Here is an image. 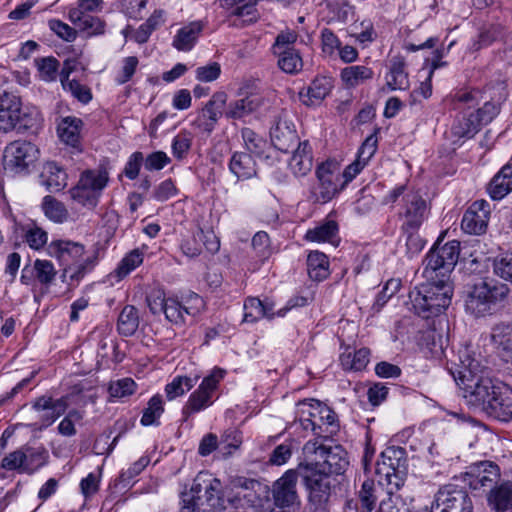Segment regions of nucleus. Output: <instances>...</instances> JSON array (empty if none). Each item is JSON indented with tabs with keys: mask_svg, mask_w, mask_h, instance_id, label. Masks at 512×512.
Here are the masks:
<instances>
[{
	"mask_svg": "<svg viewBox=\"0 0 512 512\" xmlns=\"http://www.w3.org/2000/svg\"><path fill=\"white\" fill-rule=\"evenodd\" d=\"M460 244L450 241L440 246L435 244L423 261L425 283L409 293L413 310L424 319L440 315L451 302L453 293L449 282L459 258Z\"/></svg>",
	"mask_w": 512,
	"mask_h": 512,
	"instance_id": "1",
	"label": "nucleus"
},
{
	"mask_svg": "<svg viewBox=\"0 0 512 512\" xmlns=\"http://www.w3.org/2000/svg\"><path fill=\"white\" fill-rule=\"evenodd\" d=\"M459 357L460 364L452 363L449 372L462 392L466 403L484 412L487 402L499 385L486 375L480 362L468 355Z\"/></svg>",
	"mask_w": 512,
	"mask_h": 512,
	"instance_id": "2",
	"label": "nucleus"
},
{
	"mask_svg": "<svg viewBox=\"0 0 512 512\" xmlns=\"http://www.w3.org/2000/svg\"><path fill=\"white\" fill-rule=\"evenodd\" d=\"M509 294L506 284L494 279H484L474 284L465 298V310L467 313L482 317L492 314L495 306L503 301Z\"/></svg>",
	"mask_w": 512,
	"mask_h": 512,
	"instance_id": "3",
	"label": "nucleus"
},
{
	"mask_svg": "<svg viewBox=\"0 0 512 512\" xmlns=\"http://www.w3.org/2000/svg\"><path fill=\"white\" fill-rule=\"evenodd\" d=\"M305 464L324 470L328 475H342L349 466L347 452L340 445L327 447L318 441H308L303 447Z\"/></svg>",
	"mask_w": 512,
	"mask_h": 512,
	"instance_id": "4",
	"label": "nucleus"
},
{
	"mask_svg": "<svg viewBox=\"0 0 512 512\" xmlns=\"http://www.w3.org/2000/svg\"><path fill=\"white\" fill-rule=\"evenodd\" d=\"M108 179V173L105 170L84 171L77 185L70 190L71 198L83 206L96 207Z\"/></svg>",
	"mask_w": 512,
	"mask_h": 512,
	"instance_id": "5",
	"label": "nucleus"
},
{
	"mask_svg": "<svg viewBox=\"0 0 512 512\" xmlns=\"http://www.w3.org/2000/svg\"><path fill=\"white\" fill-rule=\"evenodd\" d=\"M50 250L51 254L68 266L65 272H71L70 278L73 280H80L91 269L93 262L90 258L85 259L81 263L74 264L84 254V246L80 243L57 240L51 243Z\"/></svg>",
	"mask_w": 512,
	"mask_h": 512,
	"instance_id": "6",
	"label": "nucleus"
},
{
	"mask_svg": "<svg viewBox=\"0 0 512 512\" xmlns=\"http://www.w3.org/2000/svg\"><path fill=\"white\" fill-rule=\"evenodd\" d=\"M473 504L468 492L453 484L441 487L435 495L431 512H472Z\"/></svg>",
	"mask_w": 512,
	"mask_h": 512,
	"instance_id": "7",
	"label": "nucleus"
},
{
	"mask_svg": "<svg viewBox=\"0 0 512 512\" xmlns=\"http://www.w3.org/2000/svg\"><path fill=\"white\" fill-rule=\"evenodd\" d=\"M38 153V148L30 141H13L4 150V168L13 173L24 172L37 160Z\"/></svg>",
	"mask_w": 512,
	"mask_h": 512,
	"instance_id": "8",
	"label": "nucleus"
},
{
	"mask_svg": "<svg viewBox=\"0 0 512 512\" xmlns=\"http://www.w3.org/2000/svg\"><path fill=\"white\" fill-rule=\"evenodd\" d=\"M21 99L18 95L3 91L0 93V133H8L14 129L25 131L32 128V124L25 122L21 116Z\"/></svg>",
	"mask_w": 512,
	"mask_h": 512,
	"instance_id": "9",
	"label": "nucleus"
},
{
	"mask_svg": "<svg viewBox=\"0 0 512 512\" xmlns=\"http://www.w3.org/2000/svg\"><path fill=\"white\" fill-rule=\"evenodd\" d=\"M298 472L309 490V498L330 499L332 489L339 484L336 477L305 463L298 465Z\"/></svg>",
	"mask_w": 512,
	"mask_h": 512,
	"instance_id": "10",
	"label": "nucleus"
},
{
	"mask_svg": "<svg viewBox=\"0 0 512 512\" xmlns=\"http://www.w3.org/2000/svg\"><path fill=\"white\" fill-rule=\"evenodd\" d=\"M298 477H300V473L297 467L286 471L282 477L274 482L272 495L277 508L292 511L299 509L300 500L296 489Z\"/></svg>",
	"mask_w": 512,
	"mask_h": 512,
	"instance_id": "11",
	"label": "nucleus"
},
{
	"mask_svg": "<svg viewBox=\"0 0 512 512\" xmlns=\"http://www.w3.org/2000/svg\"><path fill=\"white\" fill-rule=\"evenodd\" d=\"M336 166L333 162L321 163L316 169L317 183L311 188L310 198L313 202L327 203L342 190L338 186V174L335 172Z\"/></svg>",
	"mask_w": 512,
	"mask_h": 512,
	"instance_id": "12",
	"label": "nucleus"
},
{
	"mask_svg": "<svg viewBox=\"0 0 512 512\" xmlns=\"http://www.w3.org/2000/svg\"><path fill=\"white\" fill-rule=\"evenodd\" d=\"M224 374V370L216 368L203 379L198 389L190 395L183 407L184 420H187L191 414L197 413L211 404L212 393L217 388L218 382L224 377Z\"/></svg>",
	"mask_w": 512,
	"mask_h": 512,
	"instance_id": "13",
	"label": "nucleus"
},
{
	"mask_svg": "<svg viewBox=\"0 0 512 512\" xmlns=\"http://www.w3.org/2000/svg\"><path fill=\"white\" fill-rule=\"evenodd\" d=\"M222 485L219 479L212 478L207 473H199L192 485V490L202 496V502L210 510L224 509Z\"/></svg>",
	"mask_w": 512,
	"mask_h": 512,
	"instance_id": "14",
	"label": "nucleus"
},
{
	"mask_svg": "<svg viewBox=\"0 0 512 512\" xmlns=\"http://www.w3.org/2000/svg\"><path fill=\"white\" fill-rule=\"evenodd\" d=\"M403 231H417L427 218L429 210L426 201L417 193L408 192L403 197Z\"/></svg>",
	"mask_w": 512,
	"mask_h": 512,
	"instance_id": "15",
	"label": "nucleus"
},
{
	"mask_svg": "<svg viewBox=\"0 0 512 512\" xmlns=\"http://www.w3.org/2000/svg\"><path fill=\"white\" fill-rule=\"evenodd\" d=\"M489 218V203L485 200H477L464 213L461 228L467 234L481 235L487 230Z\"/></svg>",
	"mask_w": 512,
	"mask_h": 512,
	"instance_id": "16",
	"label": "nucleus"
},
{
	"mask_svg": "<svg viewBox=\"0 0 512 512\" xmlns=\"http://www.w3.org/2000/svg\"><path fill=\"white\" fill-rule=\"evenodd\" d=\"M270 136L273 146L284 153L294 151V148L300 143L294 125L287 119L285 113L279 115L275 126L271 129Z\"/></svg>",
	"mask_w": 512,
	"mask_h": 512,
	"instance_id": "17",
	"label": "nucleus"
},
{
	"mask_svg": "<svg viewBox=\"0 0 512 512\" xmlns=\"http://www.w3.org/2000/svg\"><path fill=\"white\" fill-rule=\"evenodd\" d=\"M484 412L499 421L509 422L512 420V390L505 386L499 385L494 394L487 402Z\"/></svg>",
	"mask_w": 512,
	"mask_h": 512,
	"instance_id": "18",
	"label": "nucleus"
},
{
	"mask_svg": "<svg viewBox=\"0 0 512 512\" xmlns=\"http://www.w3.org/2000/svg\"><path fill=\"white\" fill-rule=\"evenodd\" d=\"M469 485L473 490L492 488L500 477V470L497 464L489 461H482L470 468Z\"/></svg>",
	"mask_w": 512,
	"mask_h": 512,
	"instance_id": "19",
	"label": "nucleus"
},
{
	"mask_svg": "<svg viewBox=\"0 0 512 512\" xmlns=\"http://www.w3.org/2000/svg\"><path fill=\"white\" fill-rule=\"evenodd\" d=\"M262 104V96L257 93H247L238 99L230 101L224 115L227 119H244L258 111Z\"/></svg>",
	"mask_w": 512,
	"mask_h": 512,
	"instance_id": "20",
	"label": "nucleus"
},
{
	"mask_svg": "<svg viewBox=\"0 0 512 512\" xmlns=\"http://www.w3.org/2000/svg\"><path fill=\"white\" fill-rule=\"evenodd\" d=\"M192 300L195 305L193 307H187L183 306L175 298H168L162 313L165 314L169 322L176 325L183 324L186 321L185 315H196L204 305L203 299L197 294L192 296Z\"/></svg>",
	"mask_w": 512,
	"mask_h": 512,
	"instance_id": "21",
	"label": "nucleus"
},
{
	"mask_svg": "<svg viewBox=\"0 0 512 512\" xmlns=\"http://www.w3.org/2000/svg\"><path fill=\"white\" fill-rule=\"evenodd\" d=\"M227 102V94L225 92H216L207 102L198 119L199 126L204 131L211 132L222 115V110Z\"/></svg>",
	"mask_w": 512,
	"mask_h": 512,
	"instance_id": "22",
	"label": "nucleus"
},
{
	"mask_svg": "<svg viewBox=\"0 0 512 512\" xmlns=\"http://www.w3.org/2000/svg\"><path fill=\"white\" fill-rule=\"evenodd\" d=\"M404 449L388 447L381 454L376 463V473L379 476H389L391 471L404 468Z\"/></svg>",
	"mask_w": 512,
	"mask_h": 512,
	"instance_id": "23",
	"label": "nucleus"
},
{
	"mask_svg": "<svg viewBox=\"0 0 512 512\" xmlns=\"http://www.w3.org/2000/svg\"><path fill=\"white\" fill-rule=\"evenodd\" d=\"M274 304L268 300L249 297L244 302L243 322L254 323L260 318L273 319L276 313L273 312Z\"/></svg>",
	"mask_w": 512,
	"mask_h": 512,
	"instance_id": "24",
	"label": "nucleus"
},
{
	"mask_svg": "<svg viewBox=\"0 0 512 512\" xmlns=\"http://www.w3.org/2000/svg\"><path fill=\"white\" fill-rule=\"evenodd\" d=\"M333 87V80L330 77L319 76L316 77L306 92H300V98L305 105H316L330 93Z\"/></svg>",
	"mask_w": 512,
	"mask_h": 512,
	"instance_id": "25",
	"label": "nucleus"
},
{
	"mask_svg": "<svg viewBox=\"0 0 512 512\" xmlns=\"http://www.w3.org/2000/svg\"><path fill=\"white\" fill-rule=\"evenodd\" d=\"M82 125V120L76 117L63 118L58 125V134L61 141L77 151H81L80 132Z\"/></svg>",
	"mask_w": 512,
	"mask_h": 512,
	"instance_id": "26",
	"label": "nucleus"
},
{
	"mask_svg": "<svg viewBox=\"0 0 512 512\" xmlns=\"http://www.w3.org/2000/svg\"><path fill=\"white\" fill-rule=\"evenodd\" d=\"M512 191V164H507L492 178L488 185L493 200H501Z\"/></svg>",
	"mask_w": 512,
	"mask_h": 512,
	"instance_id": "27",
	"label": "nucleus"
},
{
	"mask_svg": "<svg viewBox=\"0 0 512 512\" xmlns=\"http://www.w3.org/2000/svg\"><path fill=\"white\" fill-rule=\"evenodd\" d=\"M42 185L51 192L61 191L67 185V174L55 162H47L40 174Z\"/></svg>",
	"mask_w": 512,
	"mask_h": 512,
	"instance_id": "28",
	"label": "nucleus"
},
{
	"mask_svg": "<svg viewBox=\"0 0 512 512\" xmlns=\"http://www.w3.org/2000/svg\"><path fill=\"white\" fill-rule=\"evenodd\" d=\"M229 169L238 180L250 179L257 174L255 161L250 154L245 152H235L232 155Z\"/></svg>",
	"mask_w": 512,
	"mask_h": 512,
	"instance_id": "29",
	"label": "nucleus"
},
{
	"mask_svg": "<svg viewBox=\"0 0 512 512\" xmlns=\"http://www.w3.org/2000/svg\"><path fill=\"white\" fill-rule=\"evenodd\" d=\"M289 165L293 173L298 176H304L312 169L311 148L307 141L299 143L294 148Z\"/></svg>",
	"mask_w": 512,
	"mask_h": 512,
	"instance_id": "30",
	"label": "nucleus"
},
{
	"mask_svg": "<svg viewBox=\"0 0 512 512\" xmlns=\"http://www.w3.org/2000/svg\"><path fill=\"white\" fill-rule=\"evenodd\" d=\"M386 86L391 90H406L409 88L408 74L405 72V62L401 57H394L391 60L389 74L387 75Z\"/></svg>",
	"mask_w": 512,
	"mask_h": 512,
	"instance_id": "31",
	"label": "nucleus"
},
{
	"mask_svg": "<svg viewBox=\"0 0 512 512\" xmlns=\"http://www.w3.org/2000/svg\"><path fill=\"white\" fill-rule=\"evenodd\" d=\"M307 271L312 280L322 281L329 276L328 257L319 251H311L307 256Z\"/></svg>",
	"mask_w": 512,
	"mask_h": 512,
	"instance_id": "32",
	"label": "nucleus"
},
{
	"mask_svg": "<svg viewBox=\"0 0 512 512\" xmlns=\"http://www.w3.org/2000/svg\"><path fill=\"white\" fill-rule=\"evenodd\" d=\"M202 31L199 22H192L182 27L173 40V46L180 51H189L194 46Z\"/></svg>",
	"mask_w": 512,
	"mask_h": 512,
	"instance_id": "33",
	"label": "nucleus"
},
{
	"mask_svg": "<svg viewBox=\"0 0 512 512\" xmlns=\"http://www.w3.org/2000/svg\"><path fill=\"white\" fill-rule=\"evenodd\" d=\"M139 322L138 309L133 305H126L118 317V332L125 337L132 336L137 331Z\"/></svg>",
	"mask_w": 512,
	"mask_h": 512,
	"instance_id": "34",
	"label": "nucleus"
},
{
	"mask_svg": "<svg viewBox=\"0 0 512 512\" xmlns=\"http://www.w3.org/2000/svg\"><path fill=\"white\" fill-rule=\"evenodd\" d=\"M482 126L474 112L463 113L457 118L456 123L452 127V131L455 136L471 138Z\"/></svg>",
	"mask_w": 512,
	"mask_h": 512,
	"instance_id": "35",
	"label": "nucleus"
},
{
	"mask_svg": "<svg viewBox=\"0 0 512 512\" xmlns=\"http://www.w3.org/2000/svg\"><path fill=\"white\" fill-rule=\"evenodd\" d=\"M70 20L81 30L89 35H100L104 33L105 23L98 17L90 14H81V12H70Z\"/></svg>",
	"mask_w": 512,
	"mask_h": 512,
	"instance_id": "36",
	"label": "nucleus"
},
{
	"mask_svg": "<svg viewBox=\"0 0 512 512\" xmlns=\"http://www.w3.org/2000/svg\"><path fill=\"white\" fill-rule=\"evenodd\" d=\"M242 139L244 141L245 147L248 150V154L255 155L256 157L269 158L268 155L265 154L266 150L270 148L267 141L256 132H254L250 128H243L241 130Z\"/></svg>",
	"mask_w": 512,
	"mask_h": 512,
	"instance_id": "37",
	"label": "nucleus"
},
{
	"mask_svg": "<svg viewBox=\"0 0 512 512\" xmlns=\"http://www.w3.org/2000/svg\"><path fill=\"white\" fill-rule=\"evenodd\" d=\"M372 77V69L363 65L349 66L341 71V79L349 87L358 86Z\"/></svg>",
	"mask_w": 512,
	"mask_h": 512,
	"instance_id": "38",
	"label": "nucleus"
},
{
	"mask_svg": "<svg viewBox=\"0 0 512 512\" xmlns=\"http://www.w3.org/2000/svg\"><path fill=\"white\" fill-rule=\"evenodd\" d=\"M274 55L278 57L279 68L287 74H296L303 67L302 58L296 49L279 51Z\"/></svg>",
	"mask_w": 512,
	"mask_h": 512,
	"instance_id": "39",
	"label": "nucleus"
},
{
	"mask_svg": "<svg viewBox=\"0 0 512 512\" xmlns=\"http://www.w3.org/2000/svg\"><path fill=\"white\" fill-rule=\"evenodd\" d=\"M337 232V223L333 220H330L320 226L315 227L314 229H309L305 238L310 241L334 243V238H336Z\"/></svg>",
	"mask_w": 512,
	"mask_h": 512,
	"instance_id": "40",
	"label": "nucleus"
},
{
	"mask_svg": "<svg viewBox=\"0 0 512 512\" xmlns=\"http://www.w3.org/2000/svg\"><path fill=\"white\" fill-rule=\"evenodd\" d=\"M198 378H190L187 376H177L172 382L168 383L165 387L166 396L169 400L182 396L187 391L191 390Z\"/></svg>",
	"mask_w": 512,
	"mask_h": 512,
	"instance_id": "41",
	"label": "nucleus"
},
{
	"mask_svg": "<svg viewBox=\"0 0 512 512\" xmlns=\"http://www.w3.org/2000/svg\"><path fill=\"white\" fill-rule=\"evenodd\" d=\"M164 412L163 401L161 395H154L147 404L143 411L141 424L143 426L157 425L158 419Z\"/></svg>",
	"mask_w": 512,
	"mask_h": 512,
	"instance_id": "42",
	"label": "nucleus"
},
{
	"mask_svg": "<svg viewBox=\"0 0 512 512\" xmlns=\"http://www.w3.org/2000/svg\"><path fill=\"white\" fill-rule=\"evenodd\" d=\"M42 208L45 215L54 222L62 223L68 216L64 204L49 195L43 198Z\"/></svg>",
	"mask_w": 512,
	"mask_h": 512,
	"instance_id": "43",
	"label": "nucleus"
},
{
	"mask_svg": "<svg viewBox=\"0 0 512 512\" xmlns=\"http://www.w3.org/2000/svg\"><path fill=\"white\" fill-rule=\"evenodd\" d=\"M33 408L36 411H56L55 416H61L68 408V401L66 397L54 400L52 397L41 396L35 400Z\"/></svg>",
	"mask_w": 512,
	"mask_h": 512,
	"instance_id": "44",
	"label": "nucleus"
},
{
	"mask_svg": "<svg viewBox=\"0 0 512 512\" xmlns=\"http://www.w3.org/2000/svg\"><path fill=\"white\" fill-rule=\"evenodd\" d=\"M359 500L361 512H372L376 506L377 496L375 494V483L371 479H366L359 491Z\"/></svg>",
	"mask_w": 512,
	"mask_h": 512,
	"instance_id": "45",
	"label": "nucleus"
},
{
	"mask_svg": "<svg viewBox=\"0 0 512 512\" xmlns=\"http://www.w3.org/2000/svg\"><path fill=\"white\" fill-rule=\"evenodd\" d=\"M242 443L240 432L235 429L226 430L219 440V453L222 456H230Z\"/></svg>",
	"mask_w": 512,
	"mask_h": 512,
	"instance_id": "46",
	"label": "nucleus"
},
{
	"mask_svg": "<svg viewBox=\"0 0 512 512\" xmlns=\"http://www.w3.org/2000/svg\"><path fill=\"white\" fill-rule=\"evenodd\" d=\"M167 301L165 292L159 288H153L146 296L147 306L153 315L161 314Z\"/></svg>",
	"mask_w": 512,
	"mask_h": 512,
	"instance_id": "47",
	"label": "nucleus"
},
{
	"mask_svg": "<svg viewBox=\"0 0 512 512\" xmlns=\"http://www.w3.org/2000/svg\"><path fill=\"white\" fill-rule=\"evenodd\" d=\"M40 76L45 81H52L56 78L59 62L54 57H46L36 60Z\"/></svg>",
	"mask_w": 512,
	"mask_h": 512,
	"instance_id": "48",
	"label": "nucleus"
},
{
	"mask_svg": "<svg viewBox=\"0 0 512 512\" xmlns=\"http://www.w3.org/2000/svg\"><path fill=\"white\" fill-rule=\"evenodd\" d=\"M36 278L42 284H50L56 275L53 264L48 260H36L34 263V269Z\"/></svg>",
	"mask_w": 512,
	"mask_h": 512,
	"instance_id": "49",
	"label": "nucleus"
},
{
	"mask_svg": "<svg viewBox=\"0 0 512 512\" xmlns=\"http://www.w3.org/2000/svg\"><path fill=\"white\" fill-rule=\"evenodd\" d=\"M136 383L131 378L120 379L109 386L111 397L122 398L135 392Z\"/></svg>",
	"mask_w": 512,
	"mask_h": 512,
	"instance_id": "50",
	"label": "nucleus"
},
{
	"mask_svg": "<svg viewBox=\"0 0 512 512\" xmlns=\"http://www.w3.org/2000/svg\"><path fill=\"white\" fill-rule=\"evenodd\" d=\"M143 262V255L139 250H133L126 255L120 262L117 273L123 277L129 274L132 270L138 267Z\"/></svg>",
	"mask_w": 512,
	"mask_h": 512,
	"instance_id": "51",
	"label": "nucleus"
},
{
	"mask_svg": "<svg viewBox=\"0 0 512 512\" xmlns=\"http://www.w3.org/2000/svg\"><path fill=\"white\" fill-rule=\"evenodd\" d=\"M25 452V466L24 472L32 473L37 468L43 466L46 461V452L45 451H36L32 448H25L23 450Z\"/></svg>",
	"mask_w": 512,
	"mask_h": 512,
	"instance_id": "52",
	"label": "nucleus"
},
{
	"mask_svg": "<svg viewBox=\"0 0 512 512\" xmlns=\"http://www.w3.org/2000/svg\"><path fill=\"white\" fill-rule=\"evenodd\" d=\"M492 340L498 348L512 346V328L509 325L500 324L494 327Z\"/></svg>",
	"mask_w": 512,
	"mask_h": 512,
	"instance_id": "53",
	"label": "nucleus"
},
{
	"mask_svg": "<svg viewBox=\"0 0 512 512\" xmlns=\"http://www.w3.org/2000/svg\"><path fill=\"white\" fill-rule=\"evenodd\" d=\"M494 272L512 283V253H506L494 262Z\"/></svg>",
	"mask_w": 512,
	"mask_h": 512,
	"instance_id": "54",
	"label": "nucleus"
},
{
	"mask_svg": "<svg viewBox=\"0 0 512 512\" xmlns=\"http://www.w3.org/2000/svg\"><path fill=\"white\" fill-rule=\"evenodd\" d=\"M170 158L163 151H156L144 159V167L149 171H158L170 163Z\"/></svg>",
	"mask_w": 512,
	"mask_h": 512,
	"instance_id": "55",
	"label": "nucleus"
},
{
	"mask_svg": "<svg viewBox=\"0 0 512 512\" xmlns=\"http://www.w3.org/2000/svg\"><path fill=\"white\" fill-rule=\"evenodd\" d=\"M500 112V103L488 101L483 107L479 108L475 113L482 125L490 123Z\"/></svg>",
	"mask_w": 512,
	"mask_h": 512,
	"instance_id": "56",
	"label": "nucleus"
},
{
	"mask_svg": "<svg viewBox=\"0 0 512 512\" xmlns=\"http://www.w3.org/2000/svg\"><path fill=\"white\" fill-rule=\"evenodd\" d=\"M25 452L23 450H16L7 456H5L1 461V468L7 469V470H16L20 469L21 471H24L25 466Z\"/></svg>",
	"mask_w": 512,
	"mask_h": 512,
	"instance_id": "57",
	"label": "nucleus"
},
{
	"mask_svg": "<svg viewBox=\"0 0 512 512\" xmlns=\"http://www.w3.org/2000/svg\"><path fill=\"white\" fill-rule=\"evenodd\" d=\"M144 164V156L142 152H134L128 159L123 173L131 180L137 178L141 166Z\"/></svg>",
	"mask_w": 512,
	"mask_h": 512,
	"instance_id": "58",
	"label": "nucleus"
},
{
	"mask_svg": "<svg viewBox=\"0 0 512 512\" xmlns=\"http://www.w3.org/2000/svg\"><path fill=\"white\" fill-rule=\"evenodd\" d=\"M181 498V512H198L197 509L204 506L202 496L196 494L192 489L189 492L182 493Z\"/></svg>",
	"mask_w": 512,
	"mask_h": 512,
	"instance_id": "59",
	"label": "nucleus"
},
{
	"mask_svg": "<svg viewBox=\"0 0 512 512\" xmlns=\"http://www.w3.org/2000/svg\"><path fill=\"white\" fill-rule=\"evenodd\" d=\"M221 73V67L219 63L212 62L206 66H201L196 69V78L199 81L211 82L216 80Z\"/></svg>",
	"mask_w": 512,
	"mask_h": 512,
	"instance_id": "60",
	"label": "nucleus"
},
{
	"mask_svg": "<svg viewBox=\"0 0 512 512\" xmlns=\"http://www.w3.org/2000/svg\"><path fill=\"white\" fill-rule=\"evenodd\" d=\"M377 142L375 134L368 136L359 148L357 158L367 164L377 150Z\"/></svg>",
	"mask_w": 512,
	"mask_h": 512,
	"instance_id": "61",
	"label": "nucleus"
},
{
	"mask_svg": "<svg viewBox=\"0 0 512 512\" xmlns=\"http://www.w3.org/2000/svg\"><path fill=\"white\" fill-rule=\"evenodd\" d=\"M297 40V34L292 31L281 32L277 35L273 45V53L283 50H295L292 45Z\"/></svg>",
	"mask_w": 512,
	"mask_h": 512,
	"instance_id": "62",
	"label": "nucleus"
},
{
	"mask_svg": "<svg viewBox=\"0 0 512 512\" xmlns=\"http://www.w3.org/2000/svg\"><path fill=\"white\" fill-rule=\"evenodd\" d=\"M49 28L65 41H73L76 38V31L60 20L51 19Z\"/></svg>",
	"mask_w": 512,
	"mask_h": 512,
	"instance_id": "63",
	"label": "nucleus"
},
{
	"mask_svg": "<svg viewBox=\"0 0 512 512\" xmlns=\"http://www.w3.org/2000/svg\"><path fill=\"white\" fill-rule=\"evenodd\" d=\"M291 455V445L288 443L280 444L272 451L269 462L273 465H282L288 461Z\"/></svg>",
	"mask_w": 512,
	"mask_h": 512,
	"instance_id": "64",
	"label": "nucleus"
}]
</instances>
